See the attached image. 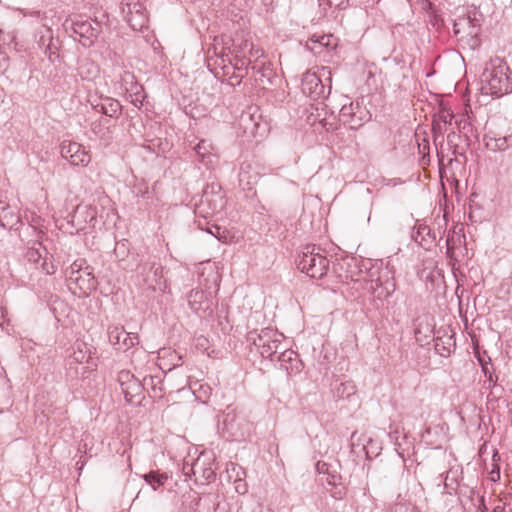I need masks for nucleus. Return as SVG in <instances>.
Here are the masks:
<instances>
[{
    "label": "nucleus",
    "mask_w": 512,
    "mask_h": 512,
    "mask_svg": "<svg viewBox=\"0 0 512 512\" xmlns=\"http://www.w3.org/2000/svg\"><path fill=\"white\" fill-rule=\"evenodd\" d=\"M331 81L332 72L329 67H316L303 74L301 88L311 99L318 100L330 93Z\"/></svg>",
    "instance_id": "7ed1b4c3"
},
{
    "label": "nucleus",
    "mask_w": 512,
    "mask_h": 512,
    "mask_svg": "<svg viewBox=\"0 0 512 512\" xmlns=\"http://www.w3.org/2000/svg\"><path fill=\"white\" fill-rule=\"evenodd\" d=\"M114 253L119 262H122V268L125 270H132L133 267L125 264V257L129 254L128 245L126 242H117L114 248Z\"/></svg>",
    "instance_id": "c756f323"
},
{
    "label": "nucleus",
    "mask_w": 512,
    "mask_h": 512,
    "mask_svg": "<svg viewBox=\"0 0 512 512\" xmlns=\"http://www.w3.org/2000/svg\"><path fill=\"white\" fill-rule=\"evenodd\" d=\"M327 2L331 7H340L344 3V0H327Z\"/></svg>",
    "instance_id": "79ce46f5"
},
{
    "label": "nucleus",
    "mask_w": 512,
    "mask_h": 512,
    "mask_svg": "<svg viewBox=\"0 0 512 512\" xmlns=\"http://www.w3.org/2000/svg\"><path fill=\"white\" fill-rule=\"evenodd\" d=\"M133 379H135V377L129 371L123 370L118 374V381L120 383L121 389L123 388V386H126L127 383H130V381H132Z\"/></svg>",
    "instance_id": "c9c22d12"
},
{
    "label": "nucleus",
    "mask_w": 512,
    "mask_h": 512,
    "mask_svg": "<svg viewBox=\"0 0 512 512\" xmlns=\"http://www.w3.org/2000/svg\"><path fill=\"white\" fill-rule=\"evenodd\" d=\"M495 147L499 150H505L512 145V136L502 137L495 140Z\"/></svg>",
    "instance_id": "e433bc0d"
},
{
    "label": "nucleus",
    "mask_w": 512,
    "mask_h": 512,
    "mask_svg": "<svg viewBox=\"0 0 512 512\" xmlns=\"http://www.w3.org/2000/svg\"><path fill=\"white\" fill-rule=\"evenodd\" d=\"M98 72L97 66L93 62H85L79 68V74L83 79H89Z\"/></svg>",
    "instance_id": "2f4dec72"
},
{
    "label": "nucleus",
    "mask_w": 512,
    "mask_h": 512,
    "mask_svg": "<svg viewBox=\"0 0 512 512\" xmlns=\"http://www.w3.org/2000/svg\"><path fill=\"white\" fill-rule=\"evenodd\" d=\"M454 118L453 112L445 107H442L438 113V121L444 123L445 125L452 124V120Z\"/></svg>",
    "instance_id": "72a5a7b5"
},
{
    "label": "nucleus",
    "mask_w": 512,
    "mask_h": 512,
    "mask_svg": "<svg viewBox=\"0 0 512 512\" xmlns=\"http://www.w3.org/2000/svg\"><path fill=\"white\" fill-rule=\"evenodd\" d=\"M120 9L124 20L133 30L142 31L147 28L149 14L143 2L140 0H122Z\"/></svg>",
    "instance_id": "1a4fd4ad"
},
{
    "label": "nucleus",
    "mask_w": 512,
    "mask_h": 512,
    "mask_svg": "<svg viewBox=\"0 0 512 512\" xmlns=\"http://www.w3.org/2000/svg\"><path fill=\"white\" fill-rule=\"evenodd\" d=\"M107 335L110 344L120 351H127L139 343L138 335L126 332L124 326L120 324L109 325Z\"/></svg>",
    "instance_id": "ddd939ff"
},
{
    "label": "nucleus",
    "mask_w": 512,
    "mask_h": 512,
    "mask_svg": "<svg viewBox=\"0 0 512 512\" xmlns=\"http://www.w3.org/2000/svg\"><path fill=\"white\" fill-rule=\"evenodd\" d=\"M284 336L272 328H264L260 332L248 333V341L255 345L265 358H273L282 349Z\"/></svg>",
    "instance_id": "0eeeda50"
},
{
    "label": "nucleus",
    "mask_w": 512,
    "mask_h": 512,
    "mask_svg": "<svg viewBox=\"0 0 512 512\" xmlns=\"http://www.w3.org/2000/svg\"><path fill=\"white\" fill-rule=\"evenodd\" d=\"M187 300L190 308L198 315H210L216 306L213 293L202 289H192Z\"/></svg>",
    "instance_id": "f8f14e48"
},
{
    "label": "nucleus",
    "mask_w": 512,
    "mask_h": 512,
    "mask_svg": "<svg viewBox=\"0 0 512 512\" xmlns=\"http://www.w3.org/2000/svg\"><path fill=\"white\" fill-rule=\"evenodd\" d=\"M297 265L299 270L309 277L320 279L327 273L329 260L323 254L320 247L307 245L299 254Z\"/></svg>",
    "instance_id": "20e7f679"
},
{
    "label": "nucleus",
    "mask_w": 512,
    "mask_h": 512,
    "mask_svg": "<svg viewBox=\"0 0 512 512\" xmlns=\"http://www.w3.org/2000/svg\"><path fill=\"white\" fill-rule=\"evenodd\" d=\"M143 479L153 488V490H157L167 482L168 475L158 471H150L149 473L143 475Z\"/></svg>",
    "instance_id": "bb28decb"
},
{
    "label": "nucleus",
    "mask_w": 512,
    "mask_h": 512,
    "mask_svg": "<svg viewBox=\"0 0 512 512\" xmlns=\"http://www.w3.org/2000/svg\"><path fill=\"white\" fill-rule=\"evenodd\" d=\"M335 494H338V497H339V498H341V496H342V490H339V491L335 492Z\"/></svg>",
    "instance_id": "49530a36"
},
{
    "label": "nucleus",
    "mask_w": 512,
    "mask_h": 512,
    "mask_svg": "<svg viewBox=\"0 0 512 512\" xmlns=\"http://www.w3.org/2000/svg\"><path fill=\"white\" fill-rule=\"evenodd\" d=\"M61 156L74 166H87L91 161V155L86 148L74 141L64 140L60 146Z\"/></svg>",
    "instance_id": "9b49d317"
},
{
    "label": "nucleus",
    "mask_w": 512,
    "mask_h": 512,
    "mask_svg": "<svg viewBox=\"0 0 512 512\" xmlns=\"http://www.w3.org/2000/svg\"><path fill=\"white\" fill-rule=\"evenodd\" d=\"M436 126H438V127H439V129H441V126H440V124H439L438 122H437V123H434L433 129H436Z\"/></svg>",
    "instance_id": "de8ad7c7"
},
{
    "label": "nucleus",
    "mask_w": 512,
    "mask_h": 512,
    "mask_svg": "<svg viewBox=\"0 0 512 512\" xmlns=\"http://www.w3.org/2000/svg\"><path fill=\"white\" fill-rule=\"evenodd\" d=\"M143 389H151L152 397H162L163 386L160 377L145 376L143 378Z\"/></svg>",
    "instance_id": "a878e982"
},
{
    "label": "nucleus",
    "mask_w": 512,
    "mask_h": 512,
    "mask_svg": "<svg viewBox=\"0 0 512 512\" xmlns=\"http://www.w3.org/2000/svg\"><path fill=\"white\" fill-rule=\"evenodd\" d=\"M26 262L45 275L55 274L57 268L53 262V255L50 254L41 242H33L24 254Z\"/></svg>",
    "instance_id": "6e6552de"
},
{
    "label": "nucleus",
    "mask_w": 512,
    "mask_h": 512,
    "mask_svg": "<svg viewBox=\"0 0 512 512\" xmlns=\"http://www.w3.org/2000/svg\"><path fill=\"white\" fill-rule=\"evenodd\" d=\"M351 280L355 282L363 281L364 288L375 294L379 299L388 298L396 289V283L394 278L390 275L387 270H371L369 272V278L351 276Z\"/></svg>",
    "instance_id": "423d86ee"
},
{
    "label": "nucleus",
    "mask_w": 512,
    "mask_h": 512,
    "mask_svg": "<svg viewBox=\"0 0 512 512\" xmlns=\"http://www.w3.org/2000/svg\"><path fill=\"white\" fill-rule=\"evenodd\" d=\"M87 101L96 112L110 118L117 117L121 112L120 102L108 96L90 94Z\"/></svg>",
    "instance_id": "4468645a"
},
{
    "label": "nucleus",
    "mask_w": 512,
    "mask_h": 512,
    "mask_svg": "<svg viewBox=\"0 0 512 512\" xmlns=\"http://www.w3.org/2000/svg\"><path fill=\"white\" fill-rule=\"evenodd\" d=\"M199 469H201V465L199 460H197L192 466L193 473L196 474Z\"/></svg>",
    "instance_id": "c03bdc74"
},
{
    "label": "nucleus",
    "mask_w": 512,
    "mask_h": 512,
    "mask_svg": "<svg viewBox=\"0 0 512 512\" xmlns=\"http://www.w3.org/2000/svg\"><path fill=\"white\" fill-rule=\"evenodd\" d=\"M241 125H243L245 132L254 135L257 132L259 124L254 120V115L244 113L240 118Z\"/></svg>",
    "instance_id": "7c9ffc66"
},
{
    "label": "nucleus",
    "mask_w": 512,
    "mask_h": 512,
    "mask_svg": "<svg viewBox=\"0 0 512 512\" xmlns=\"http://www.w3.org/2000/svg\"><path fill=\"white\" fill-rule=\"evenodd\" d=\"M143 390V381L140 382L136 378L122 388L125 399L129 403L139 402Z\"/></svg>",
    "instance_id": "4be33fe9"
},
{
    "label": "nucleus",
    "mask_w": 512,
    "mask_h": 512,
    "mask_svg": "<svg viewBox=\"0 0 512 512\" xmlns=\"http://www.w3.org/2000/svg\"><path fill=\"white\" fill-rule=\"evenodd\" d=\"M439 341H440V339H437L436 344H435V349L439 352V354L441 356L449 355L450 354V350L449 349H446L445 347H443V349H440Z\"/></svg>",
    "instance_id": "58836bf2"
},
{
    "label": "nucleus",
    "mask_w": 512,
    "mask_h": 512,
    "mask_svg": "<svg viewBox=\"0 0 512 512\" xmlns=\"http://www.w3.org/2000/svg\"><path fill=\"white\" fill-rule=\"evenodd\" d=\"M194 150L198 155L200 161L205 165H211L214 163L215 154L213 153V146L206 140H201L195 147Z\"/></svg>",
    "instance_id": "5701e85b"
},
{
    "label": "nucleus",
    "mask_w": 512,
    "mask_h": 512,
    "mask_svg": "<svg viewBox=\"0 0 512 512\" xmlns=\"http://www.w3.org/2000/svg\"><path fill=\"white\" fill-rule=\"evenodd\" d=\"M53 36L52 31L48 27H44V31L40 36L39 43L43 46H46L45 54L51 62H55L56 59L59 58V55L56 51V47L53 46Z\"/></svg>",
    "instance_id": "b1692460"
},
{
    "label": "nucleus",
    "mask_w": 512,
    "mask_h": 512,
    "mask_svg": "<svg viewBox=\"0 0 512 512\" xmlns=\"http://www.w3.org/2000/svg\"><path fill=\"white\" fill-rule=\"evenodd\" d=\"M236 490H237V492L244 494V493H246L247 488H246V485H245V484H243V485H237V486H236Z\"/></svg>",
    "instance_id": "a18cd8bd"
},
{
    "label": "nucleus",
    "mask_w": 512,
    "mask_h": 512,
    "mask_svg": "<svg viewBox=\"0 0 512 512\" xmlns=\"http://www.w3.org/2000/svg\"><path fill=\"white\" fill-rule=\"evenodd\" d=\"M72 350L70 355L71 363L87 364L86 368L90 370L96 366L91 356V349L85 342L76 341L72 346Z\"/></svg>",
    "instance_id": "f3484780"
},
{
    "label": "nucleus",
    "mask_w": 512,
    "mask_h": 512,
    "mask_svg": "<svg viewBox=\"0 0 512 512\" xmlns=\"http://www.w3.org/2000/svg\"><path fill=\"white\" fill-rule=\"evenodd\" d=\"M317 470L319 471V473L327 475L325 481L327 482L328 485L334 486L335 488L341 485V476L337 473L331 474L330 472H328V467L326 463L318 462Z\"/></svg>",
    "instance_id": "c85d7f7f"
},
{
    "label": "nucleus",
    "mask_w": 512,
    "mask_h": 512,
    "mask_svg": "<svg viewBox=\"0 0 512 512\" xmlns=\"http://www.w3.org/2000/svg\"><path fill=\"white\" fill-rule=\"evenodd\" d=\"M250 64V60L238 58L237 56L231 62L233 70L237 73H245L247 75L248 65Z\"/></svg>",
    "instance_id": "473e14b6"
},
{
    "label": "nucleus",
    "mask_w": 512,
    "mask_h": 512,
    "mask_svg": "<svg viewBox=\"0 0 512 512\" xmlns=\"http://www.w3.org/2000/svg\"><path fill=\"white\" fill-rule=\"evenodd\" d=\"M110 127V120L100 119L92 123L91 131L98 139L103 141L105 144H108L112 138V131Z\"/></svg>",
    "instance_id": "412c9836"
},
{
    "label": "nucleus",
    "mask_w": 512,
    "mask_h": 512,
    "mask_svg": "<svg viewBox=\"0 0 512 512\" xmlns=\"http://www.w3.org/2000/svg\"><path fill=\"white\" fill-rule=\"evenodd\" d=\"M306 46L314 54H321L324 48H335L337 39L332 34L314 33L308 39Z\"/></svg>",
    "instance_id": "a211bd4d"
},
{
    "label": "nucleus",
    "mask_w": 512,
    "mask_h": 512,
    "mask_svg": "<svg viewBox=\"0 0 512 512\" xmlns=\"http://www.w3.org/2000/svg\"><path fill=\"white\" fill-rule=\"evenodd\" d=\"M198 227L200 229H204L200 220H198ZM205 230L211 235L215 236L217 239H221V232L223 231L220 226L212 224L211 226L206 227Z\"/></svg>",
    "instance_id": "f704fd0d"
},
{
    "label": "nucleus",
    "mask_w": 512,
    "mask_h": 512,
    "mask_svg": "<svg viewBox=\"0 0 512 512\" xmlns=\"http://www.w3.org/2000/svg\"><path fill=\"white\" fill-rule=\"evenodd\" d=\"M224 207V199L220 194H204L195 209L197 216L207 219L219 213Z\"/></svg>",
    "instance_id": "2eb2a0df"
},
{
    "label": "nucleus",
    "mask_w": 512,
    "mask_h": 512,
    "mask_svg": "<svg viewBox=\"0 0 512 512\" xmlns=\"http://www.w3.org/2000/svg\"><path fill=\"white\" fill-rule=\"evenodd\" d=\"M499 510H500V507L498 506V507H496V508L494 509V511H493V512H499Z\"/></svg>",
    "instance_id": "8fccbe9b"
},
{
    "label": "nucleus",
    "mask_w": 512,
    "mask_h": 512,
    "mask_svg": "<svg viewBox=\"0 0 512 512\" xmlns=\"http://www.w3.org/2000/svg\"><path fill=\"white\" fill-rule=\"evenodd\" d=\"M411 512H417L415 509H412Z\"/></svg>",
    "instance_id": "864d4df0"
},
{
    "label": "nucleus",
    "mask_w": 512,
    "mask_h": 512,
    "mask_svg": "<svg viewBox=\"0 0 512 512\" xmlns=\"http://www.w3.org/2000/svg\"><path fill=\"white\" fill-rule=\"evenodd\" d=\"M478 30L469 17H461L454 22V34L459 40L473 39Z\"/></svg>",
    "instance_id": "aec40b11"
},
{
    "label": "nucleus",
    "mask_w": 512,
    "mask_h": 512,
    "mask_svg": "<svg viewBox=\"0 0 512 512\" xmlns=\"http://www.w3.org/2000/svg\"><path fill=\"white\" fill-rule=\"evenodd\" d=\"M66 276L68 288L79 298L87 297L96 288L93 269L87 265L85 259L75 260L66 270Z\"/></svg>",
    "instance_id": "f03ea898"
},
{
    "label": "nucleus",
    "mask_w": 512,
    "mask_h": 512,
    "mask_svg": "<svg viewBox=\"0 0 512 512\" xmlns=\"http://www.w3.org/2000/svg\"><path fill=\"white\" fill-rule=\"evenodd\" d=\"M404 506L402 504H396L393 507H391L390 512H402V509Z\"/></svg>",
    "instance_id": "37998d69"
},
{
    "label": "nucleus",
    "mask_w": 512,
    "mask_h": 512,
    "mask_svg": "<svg viewBox=\"0 0 512 512\" xmlns=\"http://www.w3.org/2000/svg\"><path fill=\"white\" fill-rule=\"evenodd\" d=\"M447 244H448V246L450 245V238L449 237L447 238Z\"/></svg>",
    "instance_id": "3c124183"
},
{
    "label": "nucleus",
    "mask_w": 512,
    "mask_h": 512,
    "mask_svg": "<svg viewBox=\"0 0 512 512\" xmlns=\"http://www.w3.org/2000/svg\"><path fill=\"white\" fill-rule=\"evenodd\" d=\"M357 387L351 380L340 383L335 389V395L339 399H350L356 394Z\"/></svg>",
    "instance_id": "cd10ccee"
},
{
    "label": "nucleus",
    "mask_w": 512,
    "mask_h": 512,
    "mask_svg": "<svg viewBox=\"0 0 512 512\" xmlns=\"http://www.w3.org/2000/svg\"><path fill=\"white\" fill-rule=\"evenodd\" d=\"M490 479H491L492 481H494V482L500 479V470H499V468H497V469H493V470L490 472Z\"/></svg>",
    "instance_id": "ea45409f"
},
{
    "label": "nucleus",
    "mask_w": 512,
    "mask_h": 512,
    "mask_svg": "<svg viewBox=\"0 0 512 512\" xmlns=\"http://www.w3.org/2000/svg\"><path fill=\"white\" fill-rule=\"evenodd\" d=\"M96 209L90 205H78L71 215L70 223L77 231H83L89 226H94L96 221Z\"/></svg>",
    "instance_id": "dca6fc26"
},
{
    "label": "nucleus",
    "mask_w": 512,
    "mask_h": 512,
    "mask_svg": "<svg viewBox=\"0 0 512 512\" xmlns=\"http://www.w3.org/2000/svg\"><path fill=\"white\" fill-rule=\"evenodd\" d=\"M482 89L486 94L500 97L512 90L509 77V67L504 59L495 57L491 59L482 74Z\"/></svg>",
    "instance_id": "f257e3e1"
},
{
    "label": "nucleus",
    "mask_w": 512,
    "mask_h": 512,
    "mask_svg": "<svg viewBox=\"0 0 512 512\" xmlns=\"http://www.w3.org/2000/svg\"><path fill=\"white\" fill-rule=\"evenodd\" d=\"M370 117V112L358 100L343 104L339 113L340 121L350 129L360 128Z\"/></svg>",
    "instance_id": "9d476101"
},
{
    "label": "nucleus",
    "mask_w": 512,
    "mask_h": 512,
    "mask_svg": "<svg viewBox=\"0 0 512 512\" xmlns=\"http://www.w3.org/2000/svg\"><path fill=\"white\" fill-rule=\"evenodd\" d=\"M134 80H135L134 75L129 71H124L123 74L121 75L122 86L124 87V89L126 91H132L135 95V99L131 100V102L135 105H137V102L142 104V101L140 100V92H139L141 87H139L135 83Z\"/></svg>",
    "instance_id": "393cba45"
},
{
    "label": "nucleus",
    "mask_w": 512,
    "mask_h": 512,
    "mask_svg": "<svg viewBox=\"0 0 512 512\" xmlns=\"http://www.w3.org/2000/svg\"><path fill=\"white\" fill-rule=\"evenodd\" d=\"M64 27L84 47H91L102 31V26L98 21L82 16L67 19Z\"/></svg>",
    "instance_id": "39448f33"
},
{
    "label": "nucleus",
    "mask_w": 512,
    "mask_h": 512,
    "mask_svg": "<svg viewBox=\"0 0 512 512\" xmlns=\"http://www.w3.org/2000/svg\"><path fill=\"white\" fill-rule=\"evenodd\" d=\"M206 480H211L215 477V473L212 469H206L203 473Z\"/></svg>",
    "instance_id": "a19ab883"
},
{
    "label": "nucleus",
    "mask_w": 512,
    "mask_h": 512,
    "mask_svg": "<svg viewBox=\"0 0 512 512\" xmlns=\"http://www.w3.org/2000/svg\"><path fill=\"white\" fill-rule=\"evenodd\" d=\"M277 358L281 367L285 369L290 375L297 374L302 369V362L299 359L298 354L290 349H285L284 351L280 352Z\"/></svg>",
    "instance_id": "6ab92c4d"
},
{
    "label": "nucleus",
    "mask_w": 512,
    "mask_h": 512,
    "mask_svg": "<svg viewBox=\"0 0 512 512\" xmlns=\"http://www.w3.org/2000/svg\"><path fill=\"white\" fill-rule=\"evenodd\" d=\"M355 435H356V432H353L351 438L353 439L355 437Z\"/></svg>",
    "instance_id": "603ef678"
},
{
    "label": "nucleus",
    "mask_w": 512,
    "mask_h": 512,
    "mask_svg": "<svg viewBox=\"0 0 512 512\" xmlns=\"http://www.w3.org/2000/svg\"><path fill=\"white\" fill-rule=\"evenodd\" d=\"M245 76V73H237L236 71H233L232 75L229 77L230 84L239 85Z\"/></svg>",
    "instance_id": "4c0bfd02"
},
{
    "label": "nucleus",
    "mask_w": 512,
    "mask_h": 512,
    "mask_svg": "<svg viewBox=\"0 0 512 512\" xmlns=\"http://www.w3.org/2000/svg\"><path fill=\"white\" fill-rule=\"evenodd\" d=\"M158 271H160V272H161V268H160V267H156V268H155V274H157V273H158Z\"/></svg>",
    "instance_id": "09e8293b"
}]
</instances>
